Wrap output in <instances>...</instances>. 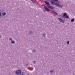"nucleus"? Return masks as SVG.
I'll list each match as a JSON object with an SVG mask.
<instances>
[{
	"instance_id": "obj_1",
	"label": "nucleus",
	"mask_w": 75,
	"mask_h": 75,
	"mask_svg": "<svg viewBox=\"0 0 75 75\" xmlns=\"http://www.w3.org/2000/svg\"><path fill=\"white\" fill-rule=\"evenodd\" d=\"M45 3H46V4H47V7H48L50 9H51L52 10H54V8H55V7L54 6H51L50 5V3L48 2L47 1H44Z\"/></svg>"
},
{
	"instance_id": "obj_2",
	"label": "nucleus",
	"mask_w": 75,
	"mask_h": 75,
	"mask_svg": "<svg viewBox=\"0 0 75 75\" xmlns=\"http://www.w3.org/2000/svg\"><path fill=\"white\" fill-rule=\"evenodd\" d=\"M62 17H63L64 18H66L68 19L69 18V17L68 16L67 14V13H64L63 15V16H61Z\"/></svg>"
},
{
	"instance_id": "obj_3",
	"label": "nucleus",
	"mask_w": 75,
	"mask_h": 75,
	"mask_svg": "<svg viewBox=\"0 0 75 75\" xmlns=\"http://www.w3.org/2000/svg\"><path fill=\"white\" fill-rule=\"evenodd\" d=\"M44 8L45 9V10H43V11L44 12H45H45H46V11L48 12H49L50 11V9H49V8H48L47 7V6H45L44 7Z\"/></svg>"
},
{
	"instance_id": "obj_4",
	"label": "nucleus",
	"mask_w": 75,
	"mask_h": 75,
	"mask_svg": "<svg viewBox=\"0 0 75 75\" xmlns=\"http://www.w3.org/2000/svg\"><path fill=\"white\" fill-rule=\"evenodd\" d=\"M21 74V71L20 70H16V75H20Z\"/></svg>"
},
{
	"instance_id": "obj_5",
	"label": "nucleus",
	"mask_w": 75,
	"mask_h": 75,
	"mask_svg": "<svg viewBox=\"0 0 75 75\" xmlns=\"http://www.w3.org/2000/svg\"><path fill=\"white\" fill-rule=\"evenodd\" d=\"M54 4L59 7H60L61 8H62V6L60 5L59 3L57 4V3H55Z\"/></svg>"
},
{
	"instance_id": "obj_6",
	"label": "nucleus",
	"mask_w": 75,
	"mask_h": 75,
	"mask_svg": "<svg viewBox=\"0 0 75 75\" xmlns=\"http://www.w3.org/2000/svg\"><path fill=\"white\" fill-rule=\"evenodd\" d=\"M57 20L61 23H64V20H63L62 18H57Z\"/></svg>"
},
{
	"instance_id": "obj_7",
	"label": "nucleus",
	"mask_w": 75,
	"mask_h": 75,
	"mask_svg": "<svg viewBox=\"0 0 75 75\" xmlns=\"http://www.w3.org/2000/svg\"><path fill=\"white\" fill-rule=\"evenodd\" d=\"M52 13H53L54 14H56V15H57V16H58V13L55 11H54L52 10Z\"/></svg>"
},
{
	"instance_id": "obj_8",
	"label": "nucleus",
	"mask_w": 75,
	"mask_h": 75,
	"mask_svg": "<svg viewBox=\"0 0 75 75\" xmlns=\"http://www.w3.org/2000/svg\"><path fill=\"white\" fill-rule=\"evenodd\" d=\"M20 75H25V73L24 72H22Z\"/></svg>"
},
{
	"instance_id": "obj_9",
	"label": "nucleus",
	"mask_w": 75,
	"mask_h": 75,
	"mask_svg": "<svg viewBox=\"0 0 75 75\" xmlns=\"http://www.w3.org/2000/svg\"><path fill=\"white\" fill-rule=\"evenodd\" d=\"M51 3L52 4H54L55 3V1L54 0H52V1H51Z\"/></svg>"
},
{
	"instance_id": "obj_10",
	"label": "nucleus",
	"mask_w": 75,
	"mask_h": 75,
	"mask_svg": "<svg viewBox=\"0 0 75 75\" xmlns=\"http://www.w3.org/2000/svg\"><path fill=\"white\" fill-rule=\"evenodd\" d=\"M29 34L30 35H31V34H33V31H30L29 33Z\"/></svg>"
},
{
	"instance_id": "obj_11",
	"label": "nucleus",
	"mask_w": 75,
	"mask_h": 75,
	"mask_svg": "<svg viewBox=\"0 0 75 75\" xmlns=\"http://www.w3.org/2000/svg\"><path fill=\"white\" fill-rule=\"evenodd\" d=\"M46 35V34L44 33L42 35V37H45Z\"/></svg>"
},
{
	"instance_id": "obj_12",
	"label": "nucleus",
	"mask_w": 75,
	"mask_h": 75,
	"mask_svg": "<svg viewBox=\"0 0 75 75\" xmlns=\"http://www.w3.org/2000/svg\"><path fill=\"white\" fill-rule=\"evenodd\" d=\"M54 71L53 70H51L50 71V72L51 73H53L54 72Z\"/></svg>"
},
{
	"instance_id": "obj_13",
	"label": "nucleus",
	"mask_w": 75,
	"mask_h": 75,
	"mask_svg": "<svg viewBox=\"0 0 75 75\" xmlns=\"http://www.w3.org/2000/svg\"><path fill=\"white\" fill-rule=\"evenodd\" d=\"M11 44H15V41L14 40H12L11 42Z\"/></svg>"
},
{
	"instance_id": "obj_14",
	"label": "nucleus",
	"mask_w": 75,
	"mask_h": 75,
	"mask_svg": "<svg viewBox=\"0 0 75 75\" xmlns=\"http://www.w3.org/2000/svg\"><path fill=\"white\" fill-rule=\"evenodd\" d=\"M71 22H72V23H73V22H74V19L73 18V19H71Z\"/></svg>"
},
{
	"instance_id": "obj_15",
	"label": "nucleus",
	"mask_w": 75,
	"mask_h": 75,
	"mask_svg": "<svg viewBox=\"0 0 75 75\" xmlns=\"http://www.w3.org/2000/svg\"><path fill=\"white\" fill-rule=\"evenodd\" d=\"M6 14V12H4L2 13L3 16H5Z\"/></svg>"
},
{
	"instance_id": "obj_16",
	"label": "nucleus",
	"mask_w": 75,
	"mask_h": 75,
	"mask_svg": "<svg viewBox=\"0 0 75 75\" xmlns=\"http://www.w3.org/2000/svg\"><path fill=\"white\" fill-rule=\"evenodd\" d=\"M32 51L33 52L35 53V51H36V50H35L34 49V50H32Z\"/></svg>"
},
{
	"instance_id": "obj_17",
	"label": "nucleus",
	"mask_w": 75,
	"mask_h": 75,
	"mask_svg": "<svg viewBox=\"0 0 75 75\" xmlns=\"http://www.w3.org/2000/svg\"><path fill=\"white\" fill-rule=\"evenodd\" d=\"M32 2V3H35V1H34V0H31Z\"/></svg>"
},
{
	"instance_id": "obj_18",
	"label": "nucleus",
	"mask_w": 75,
	"mask_h": 75,
	"mask_svg": "<svg viewBox=\"0 0 75 75\" xmlns=\"http://www.w3.org/2000/svg\"><path fill=\"white\" fill-rule=\"evenodd\" d=\"M54 0V2H57V1H58V0Z\"/></svg>"
},
{
	"instance_id": "obj_19",
	"label": "nucleus",
	"mask_w": 75,
	"mask_h": 75,
	"mask_svg": "<svg viewBox=\"0 0 75 75\" xmlns=\"http://www.w3.org/2000/svg\"><path fill=\"white\" fill-rule=\"evenodd\" d=\"M69 41H68L67 42V44H69Z\"/></svg>"
},
{
	"instance_id": "obj_20",
	"label": "nucleus",
	"mask_w": 75,
	"mask_h": 75,
	"mask_svg": "<svg viewBox=\"0 0 75 75\" xmlns=\"http://www.w3.org/2000/svg\"><path fill=\"white\" fill-rule=\"evenodd\" d=\"M1 16V12H0V16Z\"/></svg>"
},
{
	"instance_id": "obj_21",
	"label": "nucleus",
	"mask_w": 75,
	"mask_h": 75,
	"mask_svg": "<svg viewBox=\"0 0 75 75\" xmlns=\"http://www.w3.org/2000/svg\"><path fill=\"white\" fill-rule=\"evenodd\" d=\"M35 62H36V61H34V63H35Z\"/></svg>"
},
{
	"instance_id": "obj_22",
	"label": "nucleus",
	"mask_w": 75,
	"mask_h": 75,
	"mask_svg": "<svg viewBox=\"0 0 75 75\" xmlns=\"http://www.w3.org/2000/svg\"><path fill=\"white\" fill-rule=\"evenodd\" d=\"M26 65V66H27V65H28V64H27Z\"/></svg>"
},
{
	"instance_id": "obj_23",
	"label": "nucleus",
	"mask_w": 75,
	"mask_h": 75,
	"mask_svg": "<svg viewBox=\"0 0 75 75\" xmlns=\"http://www.w3.org/2000/svg\"><path fill=\"white\" fill-rule=\"evenodd\" d=\"M1 35H0V38H1Z\"/></svg>"
},
{
	"instance_id": "obj_24",
	"label": "nucleus",
	"mask_w": 75,
	"mask_h": 75,
	"mask_svg": "<svg viewBox=\"0 0 75 75\" xmlns=\"http://www.w3.org/2000/svg\"><path fill=\"white\" fill-rule=\"evenodd\" d=\"M48 0V1H50V0Z\"/></svg>"
}]
</instances>
